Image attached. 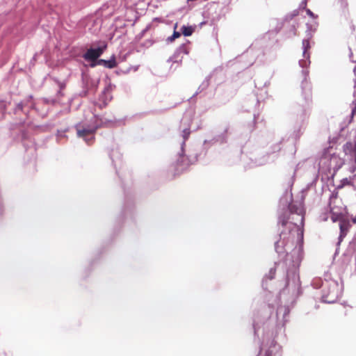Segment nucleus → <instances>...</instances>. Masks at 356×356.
I'll list each match as a JSON object with an SVG mask.
<instances>
[{
	"instance_id": "f8f14e48",
	"label": "nucleus",
	"mask_w": 356,
	"mask_h": 356,
	"mask_svg": "<svg viewBox=\"0 0 356 356\" xmlns=\"http://www.w3.org/2000/svg\"><path fill=\"white\" fill-rule=\"evenodd\" d=\"M298 217L300 218V225H297L298 229L300 230V226H302L303 225V220H304V216L302 215V213L300 212V213H298Z\"/></svg>"
},
{
	"instance_id": "0eeeda50",
	"label": "nucleus",
	"mask_w": 356,
	"mask_h": 356,
	"mask_svg": "<svg viewBox=\"0 0 356 356\" xmlns=\"http://www.w3.org/2000/svg\"><path fill=\"white\" fill-rule=\"evenodd\" d=\"M181 31H182V34L184 35V36H190L193 34V33L195 31V28H193V26H183L181 27Z\"/></svg>"
},
{
	"instance_id": "f3484780",
	"label": "nucleus",
	"mask_w": 356,
	"mask_h": 356,
	"mask_svg": "<svg viewBox=\"0 0 356 356\" xmlns=\"http://www.w3.org/2000/svg\"><path fill=\"white\" fill-rule=\"evenodd\" d=\"M349 147H352V144L350 143H347V149H348Z\"/></svg>"
},
{
	"instance_id": "f03ea898",
	"label": "nucleus",
	"mask_w": 356,
	"mask_h": 356,
	"mask_svg": "<svg viewBox=\"0 0 356 356\" xmlns=\"http://www.w3.org/2000/svg\"><path fill=\"white\" fill-rule=\"evenodd\" d=\"M106 47L107 46L105 44L97 49L90 48L83 55V58L87 61L95 63L102 55Z\"/></svg>"
},
{
	"instance_id": "1a4fd4ad",
	"label": "nucleus",
	"mask_w": 356,
	"mask_h": 356,
	"mask_svg": "<svg viewBox=\"0 0 356 356\" xmlns=\"http://www.w3.org/2000/svg\"><path fill=\"white\" fill-rule=\"evenodd\" d=\"M106 60L104 59H97L95 63H91L90 66L91 67H95L97 65H103L105 67Z\"/></svg>"
},
{
	"instance_id": "9b49d317",
	"label": "nucleus",
	"mask_w": 356,
	"mask_h": 356,
	"mask_svg": "<svg viewBox=\"0 0 356 356\" xmlns=\"http://www.w3.org/2000/svg\"><path fill=\"white\" fill-rule=\"evenodd\" d=\"M353 153L355 156L354 165L353 166V169L351 170V172H355L356 169V145L354 147Z\"/></svg>"
},
{
	"instance_id": "39448f33",
	"label": "nucleus",
	"mask_w": 356,
	"mask_h": 356,
	"mask_svg": "<svg viewBox=\"0 0 356 356\" xmlns=\"http://www.w3.org/2000/svg\"><path fill=\"white\" fill-rule=\"evenodd\" d=\"M350 227V224L347 221H341L339 224V228H340V236L339 239L342 240L343 238L346 236L347 234L348 229Z\"/></svg>"
},
{
	"instance_id": "ddd939ff",
	"label": "nucleus",
	"mask_w": 356,
	"mask_h": 356,
	"mask_svg": "<svg viewBox=\"0 0 356 356\" xmlns=\"http://www.w3.org/2000/svg\"><path fill=\"white\" fill-rule=\"evenodd\" d=\"M306 12H307V14L310 17H312V18H316L317 16L315 15L309 9H307L306 10Z\"/></svg>"
},
{
	"instance_id": "7ed1b4c3",
	"label": "nucleus",
	"mask_w": 356,
	"mask_h": 356,
	"mask_svg": "<svg viewBox=\"0 0 356 356\" xmlns=\"http://www.w3.org/2000/svg\"><path fill=\"white\" fill-rule=\"evenodd\" d=\"M190 165L191 163L188 158L186 156L180 155L172 165L175 171V175H178L186 170L189 168Z\"/></svg>"
},
{
	"instance_id": "423d86ee",
	"label": "nucleus",
	"mask_w": 356,
	"mask_h": 356,
	"mask_svg": "<svg viewBox=\"0 0 356 356\" xmlns=\"http://www.w3.org/2000/svg\"><path fill=\"white\" fill-rule=\"evenodd\" d=\"M115 67H117V62L115 60V56H112L111 59L108 60H106L105 67L109 68V69H113Z\"/></svg>"
},
{
	"instance_id": "20e7f679",
	"label": "nucleus",
	"mask_w": 356,
	"mask_h": 356,
	"mask_svg": "<svg viewBox=\"0 0 356 356\" xmlns=\"http://www.w3.org/2000/svg\"><path fill=\"white\" fill-rule=\"evenodd\" d=\"M97 127L77 129V134L79 137H82L88 143L91 144L94 140L93 134Z\"/></svg>"
},
{
	"instance_id": "2eb2a0df",
	"label": "nucleus",
	"mask_w": 356,
	"mask_h": 356,
	"mask_svg": "<svg viewBox=\"0 0 356 356\" xmlns=\"http://www.w3.org/2000/svg\"><path fill=\"white\" fill-rule=\"evenodd\" d=\"M184 138H185V139H186V138H187V137L188 136L189 134H190V131H189V130H188V129H185V130L184 131Z\"/></svg>"
},
{
	"instance_id": "9d476101",
	"label": "nucleus",
	"mask_w": 356,
	"mask_h": 356,
	"mask_svg": "<svg viewBox=\"0 0 356 356\" xmlns=\"http://www.w3.org/2000/svg\"><path fill=\"white\" fill-rule=\"evenodd\" d=\"M181 35V33L177 31H174L172 35L169 38V40L173 41L175 38H179Z\"/></svg>"
},
{
	"instance_id": "f257e3e1",
	"label": "nucleus",
	"mask_w": 356,
	"mask_h": 356,
	"mask_svg": "<svg viewBox=\"0 0 356 356\" xmlns=\"http://www.w3.org/2000/svg\"><path fill=\"white\" fill-rule=\"evenodd\" d=\"M330 208L332 213L331 218L334 222L340 220L346 213V206L337 195H332L330 197Z\"/></svg>"
},
{
	"instance_id": "dca6fc26",
	"label": "nucleus",
	"mask_w": 356,
	"mask_h": 356,
	"mask_svg": "<svg viewBox=\"0 0 356 356\" xmlns=\"http://www.w3.org/2000/svg\"><path fill=\"white\" fill-rule=\"evenodd\" d=\"M289 209H290V211H291V213H293V212H296V211H297L296 210H295V206H293V205H290V207H289Z\"/></svg>"
},
{
	"instance_id": "4468645a",
	"label": "nucleus",
	"mask_w": 356,
	"mask_h": 356,
	"mask_svg": "<svg viewBox=\"0 0 356 356\" xmlns=\"http://www.w3.org/2000/svg\"><path fill=\"white\" fill-rule=\"evenodd\" d=\"M280 222L282 226H285L288 222V220L285 218H283V219L280 220Z\"/></svg>"
},
{
	"instance_id": "6e6552de",
	"label": "nucleus",
	"mask_w": 356,
	"mask_h": 356,
	"mask_svg": "<svg viewBox=\"0 0 356 356\" xmlns=\"http://www.w3.org/2000/svg\"><path fill=\"white\" fill-rule=\"evenodd\" d=\"M302 47H303V56L305 57H309V54L307 51L310 49V44L309 40H302Z\"/></svg>"
}]
</instances>
